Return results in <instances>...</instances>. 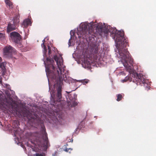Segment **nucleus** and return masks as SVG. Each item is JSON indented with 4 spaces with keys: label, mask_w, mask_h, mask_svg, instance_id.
Returning <instances> with one entry per match:
<instances>
[{
    "label": "nucleus",
    "mask_w": 156,
    "mask_h": 156,
    "mask_svg": "<svg viewBox=\"0 0 156 156\" xmlns=\"http://www.w3.org/2000/svg\"><path fill=\"white\" fill-rule=\"evenodd\" d=\"M37 144L41 147L43 151H46L50 146L46 133L44 131L41 135V137H37L36 139Z\"/></svg>",
    "instance_id": "nucleus-5"
},
{
    "label": "nucleus",
    "mask_w": 156,
    "mask_h": 156,
    "mask_svg": "<svg viewBox=\"0 0 156 156\" xmlns=\"http://www.w3.org/2000/svg\"><path fill=\"white\" fill-rule=\"evenodd\" d=\"M75 40H69L68 45L69 46H74L75 44Z\"/></svg>",
    "instance_id": "nucleus-17"
},
{
    "label": "nucleus",
    "mask_w": 156,
    "mask_h": 156,
    "mask_svg": "<svg viewBox=\"0 0 156 156\" xmlns=\"http://www.w3.org/2000/svg\"><path fill=\"white\" fill-rule=\"evenodd\" d=\"M91 49L93 50V51L94 54H97L98 52V47L97 46L96 44L94 43L92 44L91 46Z\"/></svg>",
    "instance_id": "nucleus-12"
},
{
    "label": "nucleus",
    "mask_w": 156,
    "mask_h": 156,
    "mask_svg": "<svg viewBox=\"0 0 156 156\" xmlns=\"http://www.w3.org/2000/svg\"><path fill=\"white\" fill-rule=\"evenodd\" d=\"M43 41V43L42 44L41 46L42 47H43V46L44 47V48H45L46 47L44 44V42L45 41V40H43V41Z\"/></svg>",
    "instance_id": "nucleus-24"
},
{
    "label": "nucleus",
    "mask_w": 156,
    "mask_h": 156,
    "mask_svg": "<svg viewBox=\"0 0 156 156\" xmlns=\"http://www.w3.org/2000/svg\"><path fill=\"white\" fill-rule=\"evenodd\" d=\"M0 68L2 70V75H4L6 72V68L5 63L4 62L0 63Z\"/></svg>",
    "instance_id": "nucleus-14"
},
{
    "label": "nucleus",
    "mask_w": 156,
    "mask_h": 156,
    "mask_svg": "<svg viewBox=\"0 0 156 156\" xmlns=\"http://www.w3.org/2000/svg\"><path fill=\"white\" fill-rule=\"evenodd\" d=\"M122 58V62L124 66L126 68V71L130 73L132 71L131 67L129 65L128 62L130 64L132 65L133 59L130 55H128L121 57Z\"/></svg>",
    "instance_id": "nucleus-6"
},
{
    "label": "nucleus",
    "mask_w": 156,
    "mask_h": 156,
    "mask_svg": "<svg viewBox=\"0 0 156 156\" xmlns=\"http://www.w3.org/2000/svg\"><path fill=\"white\" fill-rule=\"evenodd\" d=\"M132 77H133V82L138 85L144 84V86L147 88H149L150 87V84L148 83V80H146L145 76L142 73L138 74L133 72L132 75Z\"/></svg>",
    "instance_id": "nucleus-4"
},
{
    "label": "nucleus",
    "mask_w": 156,
    "mask_h": 156,
    "mask_svg": "<svg viewBox=\"0 0 156 156\" xmlns=\"http://www.w3.org/2000/svg\"><path fill=\"white\" fill-rule=\"evenodd\" d=\"M5 86H6V88H7V89H9V90H11L10 87V86H9V84H6Z\"/></svg>",
    "instance_id": "nucleus-25"
},
{
    "label": "nucleus",
    "mask_w": 156,
    "mask_h": 156,
    "mask_svg": "<svg viewBox=\"0 0 156 156\" xmlns=\"http://www.w3.org/2000/svg\"><path fill=\"white\" fill-rule=\"evenodd\" d=\"M117 98L116 100L119 101H121L122 98V95L121 94H118L117 95Z\"/></svg>",
    "instance_id": "nucleus-20"
},
{
    "label": "nucleus",
    "mask_w": 156,
    "mask_h": 156,
    "mask_svg": "<svg viewBox=\"0 0 156 156\" xmlns=\"http://www.w3.org/2000/svg\"><path fill=\"white\" fill-rule=\"evenodd\" d=\"M132 73H131L130 74L129 76H126L124 79L122 80V82L124 83L128 81H129V82H131L132 81H133V79H134V78L133 77H132Z\"/></svg>",
    "instance_id": "nucleus-11"
},
{
    "label": "nucleus",
    "mask_w": 156,
    "mask_h": 156,
    "mask_svg": "<svg viewBox=\"0 0 156 156\" xmlns=\"http://www.w3.org/2000/svg\"><path fill=\"white\" fill-rule=\"evenodd\" d=\"M6 94L8 96L10 94L9 93H8L6 92Z\"/></svg>",
    "instance_id": "nucleus-28"
},
{
    "label": "nucleus",
    "mask_w": 156,
    "mask_h": 156,
    "mask_svg": "<svg viewBox=\"0 0 156 156\" xmlns=\"http://www.w3.org/2000/svg\"><path fill=\"white\" fill-rule=\"evenodd\" d=\"M68 145V144H66V145H64L63 146V147H66Z\"/></svg>",
    "instance_id": "nucleus-27"
},
{
    "label": "nucleus",
    "mask_w": 156,
    "mask_h": 156,
    "mask_svg": "<svg viewBox=\"0 0 156 156\" xmlns=\"http://www.w3.org/2000/svg\"><path fill=\"white\" fill-rule=\"evenodd\" d=\"M10 36L12 39H21L20 34L16 32H13L10 34Z\"/></svg>",
    "instance_id": "nucleus-9"
},
{
    "label": "nucleus",
    "mask_w": 156,
    "mask_h": 156,
    "mask_svg": "<svg viewBox=\"0 0 156 156\" xmlns=\"http://www.w3.org/2000/svg\"><path fill=\"white\" fill-rule=\"evenodd\" d=\"M83 63L85 65V66L87 67H89L90 65V62L87 60H84Z\"/></svg>",
    "instance_id": "nucleus-19"
},
{
    "label": "nucleus",
    "mask_w": 156,
    "mask_h": 156,
    "mask_svg": "<svg viewBox=\"0 0 156 156\" xmlns=\"http://www.w3.org/2000/svg\"><path fill=\"white\" fill-rule=\"evenodd\" d=\"M19 22V20H17L16 22L15 20L13 21V23H9L7 27V32L9 33L12 31L15 30L16 28V26Z\"/></svg>",
    "instance_id": "nucleus-8"
},
{
    "label": "nucleus",
    "mask_w": 156,
    "mask_h": 156,
    "mask_svg": "<svg viewBox=\"0 0 156 156\" xmlns=\"http://www.w3.org/2000/svg\"><path fill=\"white\" fill-rule=\"evenodd\" d=\"M32 22L30 19H27L24 20L22 25L24 28H27L28 26H31Z\"/></svg>",
    "instance_id": "nucleus-10"
},
{
    "label": "nucleus",
    "mask_w": 156,
    "mask_h": 156,
    "mask_svg": "<svg viewBox=\"0 0 156 156\" xmlns=\"http://www.w3.org/2000/svg\"><path fill=\"white\" fill-rule=\"evenodd\" d=\"M24 112H25V114L24 115V116H26L29 119H34L35 118L29 111L25 110Z\"/></svg>",
    "instance_id": "nucleus-13"
},
{
    "label": "nucleus",
    "mask_w": 156,
    "mask_h": 156,
    "mask_svg": "<svg viewBox=\"0 0 156 156\" xmlns=\"http://www.w3.org/2000/svg\"><path fill=\"white\" fill-rule=\"evenodd\" d=\"M15 49L11 46L8 45L3 48V57L8 59L12 58L13 57V54H15Z\"/></svg>",
    "instance_id": "nucleus-7"
},
{
    "label": "nucleus",
    "mask_w": 156,
    "mask_h": 156,
    "mask_svg": "<svg viewBox=\"0 0 156 156\" xmlns=\"http://www.w3.org/2000/svg\"><path fill=\"white\" fill-rule=\"evenodd\" d=\"M54 59L56 62L59 70L61 71L60 75L58 70H56L54 66L55 62L53 60L47 58L46 62H44V63L47 76L54 82V86L56 88L57 91L56 94L51 95L50 103L53 105H58L59 104L57 103H60L62 98V88L64 78V76L63 77L62 76L61 69L62 65V61L56 55L54 56Z\"/></svg>",
    "instance_id": "nucleus-2"
},
{
    "label": "nucleus",
    "mask_w": 156,
    "mask_h": 156,
    "mask_svg": "<svg viewBox=\"0 0 156 156\" xmlns=\"http://www.w3.org/2000/svg\"><path fill=\"white\" fill-rule=\"evenodd\" d=\"M63 149L64 151L66 152H69V153L73 150L72 148H67L66 147H63Z\"/></svg>",
    "instance_id": "nucleus-18"
},
{
    "label": "nucleus",
    "mask_w": 156,
    "mask_h": 156,
    "mask_svg": "<svg viewBox=\"0 0 156 156\" xmlns=\"http://www.w3.org/2000/svg\"><path fill=\"white\" fill-rule=\"evenodd\" d=\"M5 2L8 5L10 9H12L13 7V5L10 0H5Z\"/></svg>",
    "instance_id": "nucleus-15"
},
{
    "label": "nucleus",
    "mask_w": 156,
    "mask_h": 156,
    "mask_svg": "<svg viewBox=\"0 0 156 156\" xmlns=\"http://www.w3.org/2000/svg\"><path fill=\"white\" fill-rule=\"evenodd\" d=\"M2 103L0 102V108H1L2 107Z\"/></svg>",
    "instance_id": "nucleus-29"
},
{
    "label": "nucleus",
    "mask_w": 156,
    "mask_h": 156,
    "mask_svg": "<svg viewBox=\"0 0 156 156\" xmlns=\"http://www.w3.org/2000/svg\"><path fill=\"white\" fill-rule=\"evenodd\" d=\"M48 37H45V38H44V39H47V38H48Z\"/></svg>",
    "instance_id": "nucleus-32"
},
{
    "label": "nucleus",
    "mask_w": 156,
    "mask_h": 156,
    "mask_svg": "<svg viewBox=\"0 0 156 156\" xmlns=\"http://www.w3.org/2000/svg\"><path fill=\"white\" fill-rule=\"evenodd\" d=\"M81 82H82L83 84H85L88 82L89 80H88L84 79L83 80H81Z\"/></svg>",
    "instance_id": "nucleus-22"
},
{
    "label": "nucleus",
    "mask_w": 156,
    "mask_h": 156,
    "mask_svg": "<svg viewBox=\"0 0 156 156\" xmlns=\"http://www.w3.org/2000/svg\"><path fill=\"white\" fill-rule=\"evenodd\" d=\"M2 60V58L0 57V62H1Z\"/></svg>",
    "instance_id": "nucleus-31"
},
{
    "label": "nucleus",
    "mask_w": 156,
    "mask_h": 156,
    "mask_svg": "<svg viewBox=\"0 0 156 156\" xmlns=\"http://www.w3.org/2000/svg\"><path fill=\"white\" fill-rule=\"evenodd\" d=\"M114 40L121 57L130 54L127 51V49L126 48V46L128 45L126 40Z\"/></svg>",
    "instance_id": "nucleus-3"
},
{
    "label": "nucleus",
    "mask_w": 156,
    "mask_h": 156,
    "mask_svg": "<svg viewBox=\"0 0 156 156\" xmlns=\"http://www.w3.org/2000/svg\"><path fill=\"white\" fill-rule=\"evenodd\" d=\"M45 129V128H44L43 129H44H44Z\"/></svg>",
    "instance_id": "nucleus-33"
},
{
    "label": "nucleus",
    "mask_w": 156,
    "mask_h": 156,
    "mask_svg": "<svg viewBox=\"0 0 156 156\" xmlns=\"http://www.w3.org/2000/svg\"><path fill=\"white\" fill-rule=\"evenodd\" d=\"M2 80L1 79H0V83L1 84L2 83Z\"/></svg>",
    "instance_id": "nucleus-30"
},
{
    "label": "nucleus",
    "mask_w": 156,
    "mask_h": 156,
    "mask_svg": "<svg viewBox=\"0 0 156 156\" xmlns=\"http://www.w3.org/2000/svg\"><path fill=\"white\" fill-rule=\"evenodd\" d=\"M13 41L15 42L17 45L18 47H22L21 43V40H12Z\"/></svg>",
    "instance_id": "nucleus-16"
},
{
    "label": "nucleus",
    "mask_w": 156,
    "mask_h": 156,
    "mask_svg": "<svg viewBox=\"0 0 156 156\" xmlns=\"http://www.w3.org/2000/svg\"><path fill=\"white\" fill-rule=\"evenodd\" d=\"M113 39H126L124 32L123 30L117 31L115 28L110 27L107 28L104 27L102 23H95L92 22L89 23H81L77 29L76 33L74 30L70 31V38L69 39H92L100 36L107 38L108 33Z\"/></svg>",
    "instance_id": "nucleus-1"
},
{
    "label": "nucleus",
    "mask_w": 156,
    "mask_h": 156,
    "mask_svg": "<svg viewBox=\"0 0 156 156\" xmlns=\"http://www.w3.org/2000/svg\"><path fill=\"white\" fill-rule=\"evenodd\" d=\"M4 34L0 33V39H4L5 38Z\"/></svg>",
    "instance_id": "nucleus-23"
},
{
    "label": "nucleus",
    "mask_w": 156,
    "mask_h": 156,
    "mask_svg": "<svg viewBox=\"0 0 156 156\" xmlns=\"http://www.w3.org/2000/svg\"><path fill=\"white\" fill-rule=\"evenodd\" d=\"M34 156H44L45 154L43 153H36L34 154Z\"/></svg>",
    "instance_id": "nucleus-21"
},
{
    "label": "nucleus",
    "mask_w": 156,
    "mask_h": 156,
    "mask_svg": "<svg viewBox=\"0 0 156 156\" xmlns=\"http://www.w3.org/2000/svg\"><path fill=\"white\" fill-rule=\"evenodd\" d=\"M48 54H51V49H50V48L49 46H48Z\"/></svg>",
    "instance_id": "nucleus-26"
}]
</instances>
